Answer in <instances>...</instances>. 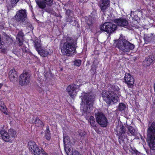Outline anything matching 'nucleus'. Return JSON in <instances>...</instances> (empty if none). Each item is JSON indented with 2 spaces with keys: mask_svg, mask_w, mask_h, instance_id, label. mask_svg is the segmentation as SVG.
Returning <instances> with one entry per match:
<instances>
[{
  "mask_svg": "<svg viewBox=\"0 0 155 155\" xmlns=\"http://www.w3.org/2000/svg\"><path fill=\"white\" fill-rule=\"evenodd\" d=\"M63 142L64 147L65 151L68 155L70 154V151L71 150V145H70V140L68 136H66L64 137Z\"/></svg>",
  "mask_w": 155,
  "mask_h": 155,
  "instance_id": "ddd939ff",
  "label": "nucleus"
},
{
  "mask_svg": "<svg viewBox=\"0 0 155 155\" xmlns=\"http://www.w3.org/2000/svg\"><path fill=\"white\" fill-rule=\"evenodd\" d=\"M131 152L132 153L134 154H135L136 153V151H137V150H135V149H131Z\"/></svg>",
  "mask_w": 155,
  "mask_h": 155,
  "instance_id": "ea45409f",
  "label": "nucleus"
},
{
  "mask_svg": "<svg viewBox=\"0 0 155 155\" xmlns=\"http://www.w3.org/2000/svg\"><path fill=\"white\" fill-rule=\"evenodd\" d=\"M126 107L125 104L123 103H120L118 106L119 111H123L126 108Z\"/></svg>",
  "mask_w": 155,
  "mask_h": 155,
  "instance_id": "cd10ccee",
  "label": "nucleus"
},
{
  "mask_svg": "<svg viewBox=\"0 0 155 155\" xmlns=\"http://www.w3.org/2000/svg\"><path fill=\"white\" fill-rule=\"evenodd\" d=\"M45 134H51L50 131L49 130V128L48 126H47L46 129L45 131Z\"/></svg>",
  "mask_w": 155,
  "mask_h": 155,
  "instance_id": "c9c22d12",
  "label": "nucleus"
},
{
  "mask_svg": "<svg viewBox=\"0 0 155 155\" xmlns=\"http://www.w3.org/2000/svg\"><path fill=\"white\" fill-rule=\"evenodd\" d=\"M30 76L28 73L24 72L19 76V82L21 85H26L29 83Z\"/></svg>",
  "mask_w": 155,
  "mask_h": 155,
  "instance_id": "9b49d317",
  "label": "nucleus"
},
{
  "mask_svg": "<svg viewBox=\"0 0 155 155\" xmlns=\"http://www.w3.org/2000/svg\"><path fill=\"white\" fill-rule=\"evenodd\" d=\"M152 59H153V60H155V56H153V57H152Z\"/></svg>",
  "mask_w": 155,
  "mask_h": 155,
  "instance_id": "c03bdc74",
  "label": "nucleus"
},
{
  "mask_svg": "<svg viewBox=\"0 0 155 155\" xmlns=\"http://www.w3.org/2000/svg\"><path fill=\"white\" fill-rule=\"evenodd\" d=\"M1 137L3 140L6 142H9L11 140L8 132H7L4 130H2L0 131Z\"/></svg>",
  "mask_w": 155,
  "mask_h": 155,
  "instance_id": "f3484780",
  "label": "nucleus"
},
{
  "mask_svg": "<svg viewBox=\"0 0 155 155\" xmlns=\"http://www.w3.org/2000/svg\"><path fill=\"white\" fill-rule=\"evenodd\" d=\"M71 12V11H70V10H67V11H66V14H67V15H68Z\"/></svg>",
  "mask_w": 155,
  "mask_h": 155,
  "instance_id": "37998d69",
  "label": "nucleus"
},
{
  "mask_svg": "<svg viewBox=\"0 0 155 155\" xmlns=\"http://www.w3.org/2000/svg\"><path fill=\"white\" fill-rule=\"evenodd\" d=\"M5 38L7 41H8V42L11 43L12 41V39L8 35H6L5 36Z\"/></svg>",
  "mask_w": 155,
  "mask_h": 155,
  "instance_id": "72a5a7b5",
  "label": "nucleus"
},
{
  "mask_svg": "<svg viewBox=\"0 0 155 155\" xmlns=\"http://www.w3.org/2000/svg\"><path fill=\"white\" fill-rule=\"evenodd\" d=\"M8 133L11 140H13L16 135V132L13 129H10L8 131Z\"/></svg>",
  "mask_w": 155,
  "mask_h": 155,
  "instance_id": "5701e85b",
  "label": "nucleus"
},
{
  "mask_svg": "<svg viewBox=\"0 0 155 155\" xmlns=\"http://www.w3.org/2000/svg\"><path fill=\"white\" fill-rule=\"evenodd\" d=\"M117 46L120 51L125 53L133 49L135 45L126 39H120L117 41Z\"/></svg>",
  "mask_w": 155,
  "mask_h": 155,
  "instance_id": "39448f33",
  "label": "nucleus"
},
{
  "mask_svg": "<svg viewBox=\"0 0 155 155\" xmlns=\"http://www.w3.org/2000/svg\"><path fill=\"white\" fill-rule=\"evenodd\" d=\"M72 17L71 16H68V17L66 19L67 21L68 22H71L72 21Z\"/></svg>",
  "mask_w": 155,
  "mask_h": 155,
  "instance_id": "58836bf2",
  "label": "nucleus"
},
{
  "mask_svg": "<svg viewBox=\"0 0 155 155\" xmlns=\"http://www.w3.org/2000/svg\"><path fill=\"white\" fill-rule=\"evenodd\" d=\"M71 150L70 151V154H69L68 155H81L80 154L78 151L74 150V151H71Z\"/></svg>",
  "mask_w": 155,
  "mask_h": 155,
  "instance_id": "2f4dec72",
  "label": "nucleus"
},
{
  "mask_svg": "<svg viewBox=\"0 0 155 155\" xmlns=\"http://www.w3.org/2000/svg\"><path fill=\"white\" fill-rule=\"evenodd\" d=\"M66 40L61 48V51L64 55L70 56L76 51V41L71 37L67 36Z\"/></svg>",
  "mask_w": 155,
  "mask_h": 155,
  "instance_id": "7ed1b4c3",
  "label": "nucleus"
},
{
  "mask_svg": "<svg viewBox=\"0 0 155 155\" xmlns=\"http://www.w3.org/2000/svg\"><path fill=\"white\" fill-rule=\"evenodd\" d=\"M124 80L129 87H131L133 85L134 81V78L128 73L125 74Z\"/></svg>",
  "mask_w": 155,
  "mask_h": 155,
  "instance_id": "2eb2a0df",
  "label": "nucleus"
},
{
  "mask_svg": "<svg viewBox=\"0 0 155 155\" xmlns=\"http://www.w3.org/2000/svg\"><path fill=\"white\" fill-rule=\"evenodd\" d=\"M117 28V25L110 22H106L100 26L101 30L104 31L108 33H111L114 31Z\"/></svg>",
  "mask_w": 155,
  "mask_h": 155,
  "instance_id": "9d476101",
  "label": "nucleus"
},
{
  "mask_svg": "<svg viewBox=\"0 0 155 155\" xmlns=\"http://www.w3.org/2000/svg\"><path fill=\"white\" fill-rule=\"evenodd\" d=\"M1 38L0 37V49L1 48H2V44L1 41Z\"/></svg>",
  "mask_w": 155,
  "mask_h": 155,
  "instance_id": "a19ab883",
  "label": "nucleus"
},
{
  "mask_svg": "<svg viewBox=\"0 0 155 155\" xmlns=\"http://www.w3.org/2000/svg\"><path fill=\"white\" fill-rule=\"evenodd\" d=\"M80 1V2H82V0H79Z\"/></svg>",
  "mask_w": 155,
  "mask_h": 155,
  "instance_id": "49530a36",
  "label": "nucleus"
},
{
  "mask_svg": "<svg viewBox=\"0 0 155 155\" xmlns=\"http://www.w3.org/2000/svg\"><path fill=\"white\" fill-rule=\"evenodd\" d=\"M36 2L38 7L41 9L45 8L46 5L51 6L53 4V0H37Z\"/></svg>",
  "mask_w": 155,
  "mask_h": 155,
  "instance_id": "f8f14e48",
  "label": "nucleus"
},
{
  "mask_svg": "<svg viewBox=\"0 0 155 155\" xmlns=\"http://www.w3.org/2000/svg\"><path fill=\"white\" fill-rule=\"evenodd\" d=\"M109 0H100L99 2V5L101 10L104 11L109 6Z\"/></svg>",
  "mask_w": 155,
  "mask_h": 155,
  "instance_id": "dca6fc26",
  "label": "nucleus"
},
{
  "mask_svg": "<svg viewBox=\"0 0 155 155\" xmlns=\"http://www.w3.org/2000/svg\"><path fill=\"white\" fill-rule=\"evenodd\" d=\"M19 1V0H11V3L12 6L13 7Z\"/></svg>",
  "mask_w": 155,
  "mask_h": 155,
  "instance_id": "473e14b6",
  "label": "nucleus"
},
{
  "mask_svg": "<svg viewBox=\"0 0 155 155\" xmlns=\"http://www.w3.org/2000/svg\"><path fill=\"white\" fill-rule=\"evenodd\" d=\"M79 135L81 137L84 136L85 134V133L84 131L80 130L79 132Z\"/></svg>",
  "mask_w": 155,
  "mask_h": 155,
  "instance_id": "e433bc0d",
  "label": "nucleus"
},
{
  "mask_svg": "<svg viewBox=\"0 0 155 155\" xmlns=\"http://www.w3.org/2000/svg\"><path fill=\"white\" fill-rule=\"evenodd\" d=\"M128 130L131 135H134L136 134V130L132 126L129 127Z\"/></svg>",
  "mask_w": 155,
  "mask_h": 155,
  "instance_id": "c756f323",
  "label": "nucleus"
},
{
  "mask_svg": "<svg viewBox=\"0 0 155 155\" xmlns=\"http://www.w3.org/2000/svg\"><path fill=\"white\" fill-rule=\"evenodd\" d=\"M144 39L146 43L150 42L153 41L152 36L150 35H145Z\"/></svg>",
  "mask_w": 155,
  "mask_h": 155,
  "instance_id": "393cba45",
  "label": "nucleus"
},
{
  "mask_svg": "<svg viewBox=\"0 0 155 155\" xmlns=\"http://www.w3.org/2000/svg\"><path fill=\"white\" fill-rule=\"evenodd\" d=\"M2 86V85L0 84V88H1Z\"/></svg>",
  "mask_w": 155,
  "mask_h": 155,
  "instance_id": "a18cd8bd",
  "label": "nucleus"
},
{
  "mask_svg": "<svg viewBox=\"0 0 155 155\" xmlns=\"http://www.w3.org/2000/svg\"><path fill=\"white\" fill-rule=\"evenodd\" d=\"M34 46L36 50L38 52L39 50L41 49L42 47H41L40 43L38 41H35Z\"/></svg>",
  "mask_w": 155,
  "mask_h": 155,
  "instance_id": "bb28decb",
  "label": "nucleus"
},
{
  "mask_svg": "<svg viewBox=\"0 0 155 155\" xmlns=\"http://www.w3.org/2000/svg\"><path fill=\"white\" fill-rule=\"evenodd\" d=\"M95 96L92 93H86L82 96L83 114H87L91 112L93 108V104L94 101Z\"/></svg>",
  "mask_w": 155,
  "mask_h": 155,
  "instance_id": "f03ea898",
  "label": "nucleus"
},
{
  "mask_svg": "<svg viewBox=\"0 0 155 155\" xmlns=\"http://www.w3.org/2000/svg\"><path fill=\"white\" fill-rule=\"evenodd\" d=\"M115 130L117 132V135L119 137V142L121 144L122 142H124V139L126 136L125 134L126 131L125 128L122 124H118Z\"/></svg>",
  "mask_w": 155,
  "mask_h": 155,
  "instance_id": "6e6552de",
  "label": "nucleus"
},
{
  "mask_svg": "<svg viewBox=\"0 0 155 155\" xmlns=\"http://www.w3.org/2000/svg\"><path fill=\"white\" fill-rule=\"evenodd\" d=\"M89 120L91 125L93 127H96V123L94 117L92 116H91L90 117Z\"/></svg>",
  "mask_w": 155,
  "mask_h": 155,
  "instance_id": "a878e982",
  "label": "nucleus"
},
{
  "mask_svg": "<svg viewBox=\"0 0 155 155\" xmlns=\"http://www.w3.org/2000/svg\"><path fill=\"white\" fill-rule=\"evenodd\" d=\"M110 90V91H103L102 96L104 101L107 104H114L117 102L119 100L115 92H118L119 89L117 86L114 84L111 86Z\"/></svg>",
  "mask_w": 155,
  "mask_h": 155,
  "instance_id": "f257e3e1",
  "label": "nucleus"
},
{
  "mask_svg": "<svg viewBox=\"0 0 155 155\" xmlns=\"http://www.w3.org/2000/svg\"><path fill=\"white\" fill-rule=\"evenodd\" d=\"M115 22L118 26L125 27L127 26L128 23V21L125 19H118L115 20Z\"/></svg>",
  "mask_w": 155,
  "mask_h": 155,
  "instance_id": "a211bd4d",
  "label": "nucleus"
},
{
  "mask_svg": "<svg viewBox=\"0 0 155 155\" xmlns=\"http://www.w3.org/2000/svg\"><path fill=\"white\" fill-rule=\"evenodd\" d=\"M14 18L16 21L20 23L27 22L26 11L25 9H21L17 11Z\"/></svg>",
  "mask_w": 155,
  "mask_h": 155,
  "instance_id": "1a4fd4ad",
  "label": "nucleus"
},
{
  "mask_svg": "<svg viewBox=\"0 0 155 155\" xmlns=\"http://www.w3.org/2000/svg\"><path fill=\"white\" fill-rule=\"evenodd\" d=\"M34 123L36 126L38 127H42L43 125V123L42 121L38 117L36 118Z\"/></svg>",
  "mask_w": 155,
  "mask_h": 155,
  "instance_id": "b1692460",
  "label": "nucleus"
},
{
  "mask_svg": "<svg viewBox=\"0 0 155 155\" xmlns=\"http://www.w3.org/2000/svg\"><path fill=\"white\" fill-rule=\"evenodd\" d=\"M153 60L152 57L151 58H147L143 62V65L146 67L149 66L152 62Z\"/></svg>",
  "mask_w": 155,
  "mask_h": 155,
  "instance_id": "412c9836",
  "label": "nucleus"
},
{
  "mask_svg": "<svg viewBox=\"0 0 155 155\" xmlns=\"http://www.w3.org/2000/svg\"><path fill=\"white\" fill-rule=\"evenodd\" d=\"M23 35L22 33L20 32L18 34L16 37V39L18 42V44L20 46H21L23 44L22 37Z\"/></svg>",
  "mask_w": 155,
  "mask_h": 155,
  "instance_id": "aec40b11",
  "label": "nucleus"
},
{
  "mask_svg": "<svg viewBox=\"0 0 155 155\" xmlns=\"http://www.w3.org/2000/svg\"><path fill=\"white\" fill-rule=\"evenodd\" d=\"M28 146L29 149L35 155H46L47 153L42 149H40L36 144L35 143L32 141L28 142Z\"/></svg>",
  "mask_w": 155,
  "mask_h": 155,
  "instance_id": "423d86ee",
  "label": "nucleus"
},
{
  "mask_svg": "<svg viewBox=\"0 0 155 155\" xmlns=\"http://www.w3.org/2000/svg\"><path fill=\"white\" fill-rule=\"evenodd\" d=\"M0 110L4 114H7V109L5 105H1L0 106Z\"/></svg>",
  "mask_w": 155,
  "mask_h": 155,
  "instance_id": "c85d7f7f",
  "label": "nucleus"
},
{
  "mask_svg": "<svg viewBox=\"0 0 155 155\" xmlns=\"http://www.w3.org/2000/svg\"><path fill=\"white\" fill-rule=\"evenodd\" d=\"M95 112V116L97 122L101 127H106L107 125L108 121L105 115L102 112L97 110V112L96 111Z\"/></svg>",
  "mask_w": 155,
  "mask_h": 155,
  "instance_id": "0eeeda50",
  "label": "nucleus"
},
{
  "mask_svg": "<svg viewBox=\"0 0 155 155\" xmlns=\"http://www.w3.org/2000/svg\"><path fill=\"white\" fill-rule=\"evenodd\" d=\"M77 86L75 84H72L69 85L67 88V91L69 95L72 98L74 97L77 93L75 91Z\"/></svg>",
  "mask_w": 155,
  "mask_h": 155,
  "instance_id": "4468645a",
  "label": "nucleus"
},
{
  "mask_svg": "<svg viewBox=\"0 0 155 155\" xmlns=\"http://www.w3.org/2000/svg\"><path fill=\"white\" fill-rule=\"evenodd\" d=\"M8 76L11 81H14L17 80L16 71L14 69L11 70L9 72Z\"/></svg>",
  "mask_w": 155,
  "mask_h": 155,
  "instance_id": "6ab92c4d",
  "label": "nucleus"
},
{
  "mask_svg": "<svg viewBox=\"0 0 155 155\" xmlns=\"http://www.w3.org/2000/svg\"><path fill=\"white\" fill-rule=\"evenodd\" d=\"M45 137L47 140H49L51 139V134H45Z\"/></svg>",
  "mask_w": 155,
  "mask_h": 155,
  "instance_id": "4c0bfd02",
  "label": "nucleus"
},
{
  "mask_svg": "<svg viewBox=\"0 0 155 155\" xmlns=\"http://www.w3.org/2000/svg\"><path fill=\"white\" fill-rule=\"evenodd\" d=\"M147 142L150 149L155 150V122L149 125L147 130Z\"/></svg>",
  "mask_w": 155,
  "mask_h": 155,
  "instance_id": "20e7f679",
  "label": "nucleus"
},
{
  "mask_svg": "<svg viewBox=\"0 0 155 155\" xmlns=\"http://www.w3.org/2000/svg\"><path fill=\"white\" fill-rule=\"evenodd\" d=\"M45 11L48 12L50 13L51 14H54V11H53V9L51 8H49L48 9H46L45 10Z\"/></svg>",
  "mask_w": 155,
  "mask_h": 155,
  "instance_id": "f704fd0d",
  "label": "nucleus"
},
{
  "mask_svg": "<svg viewBox=\"0 0 155 155\" xmlns=\"http://www.w3.org/2000/svg\"><path fill=\"white\" fill-rule=\"evenodd\" d=\"M135 154H136V155H140V153L137 150L136 151V153Z\"/></svg>",
  "mask_w": 155,
  "mask_h": 155,
  "instance_id": "79ce46f5",
  "label": "nucleus"
},
{
  "mask_svg": "<svg viewBox=\"0 0 155 155\" xmlns=\"http://www.w3.org/2000/svg\"><path fill=\"white\" fill-rule=\"evenodd\" d=\"M81 63V61L80 60H77L74 62V64L78 66H79Z\"/></svg>",
  "mask_w": 155,
  "mask_h": 155,
  "instance_id": "7c9ffc66",
  "label": "nucleus"
},
{
  "mask_svg": "<svg viewBox=\"0 0 155 155\" xmlns=\"http://www.w3.org/2000/svg\"><path fill=\"white\" fill-rule=\"evenodd\" d=\"M38 53L41 56L44 57L47 56L49 54V52L43 48L39 50Z\"/></svg>",
  "mask_w": 155,
  "mask_h": 155,
  "instance_id": "4be33fe9",
  "label": "nucleus"
}]
</instances>
